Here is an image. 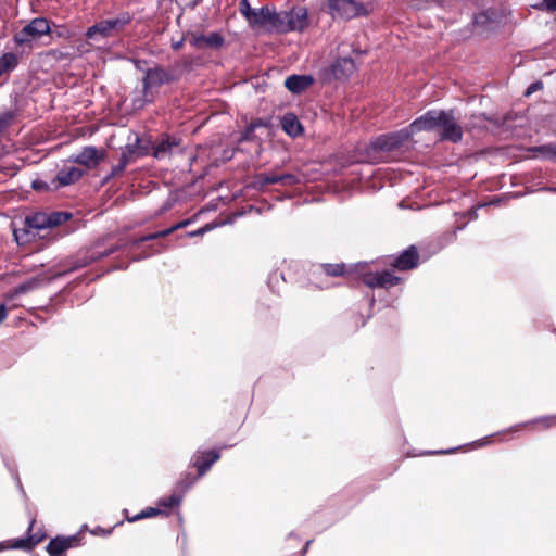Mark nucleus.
<instances>
[{
    "label": "nucleus",
    "instance_id": "1",
    "mask_svg": "<svg viewBox=\"0 0 556 556\" xmlns=\"http://www.w3.org/2000/svg\"><path fill=\"white\" fill-rule=\"evenodd\" d=\"M420 131L440 130V140L458 143L463 140V127L454 116V110H430L415 119Z\"/></svg>",
    "mask_w": 556,
    "mask_h": 556
},
{
    "label": "nucleus",
    "instance_id": "2",
    "mask_svg": "<svg viewBox=\"0 0 556 556\" xmlns=\"http://www.w3.org/2000/svg\"><path fill=\"white\" fill-rule=\"evenodd\" d=\"M72 214L67 212L43 213L36 212L27 215L22 229H14L13 235L17 243L23 244L31 241L36 236L41 237V231L58 227L68 219Z\"/></svg>",
    "mask_w": 556,
    "mask_h": 556
},
{
    "label": "nucleus",
    "instance_id": "3",
    "mask_svg": "<svg viewBox=\"0 0 556 556\" xmlns=\"http://www.w3.org/2000/svg\"><path fill=\"white\" fill-rule=\"evenodd\" d=\"M178 79V73L170 66L165 67L155 64L153 67L147 68L142 77V94L132 100V106L135 109H142L146 104L152 103L156 89L163 85L176 83Z\"/></svg>",
    "mask_w": 556,
    "mask_h": 556
},
{
    "label": "nucleus",
    "instance_id": "4",
    "mask_svg": "<svg viewBox=\"0 0 556 556\" xmlns=\"http://www.w3.org/2000/svg\"><path fill=\"white\" fill-rule=\"evenodd\" d=\"M416 132H419V129L415 128L414 121L405 128L377 136L366 148L368 161L378 163L380 157L377 154L400 150Z\"/></svg>",
    "mask_w": 556,
    "mask_h": 556
},
{
    "label": "nucleus",
    "instance_id": "5",
    "mask_svg": "<svg viewBox=\"0 0 556 556\" xmlns=\"http://www.w3.org/2000/svg\"><path fill=\"white\" fill-rule=\"evenodd\" d=\"M354 271L352 265H346L344 263H324L317 266H314L308 274V282L313 287L317 289H327L329 288L328 281L325 279L326 277L338 278V277H348Z\"/></svg>",
    "mask_w": 556,
    "mask_h": 556
},
{
    "label": "nucleus",
    "instance_id": "6",
    "mask_svg": "<svg viewBox=\"0 0 556 556\" xmlns=\"http://www.w3.org/2000/svg\"><path fill=\"white\" fill-rule=\"evenodd\" d=\"M129 22L130 16L128 14H123L122 16L115 18L100 21L87 29L86 37L90 40L111 37L116 30L122 29Z\"/></svg>",
    "mask_w": 556,
    "mask_h": 556
},
{
    "label": "nucleus",
    "instance_id": "7",
    "mask_svg": "<svg viewBox=\"0 0 556 556\" xmlns=\"http://www.w3.org/2000/svg\"><path fill=\"white\" fill-rule=\"evenodd\" d=\"M49 33V21L45 17H36L14 35V41L17 46H25Z\"/></svg>",
    "mask_w": 556,
    "mask_h": 556
},
{
    "label": "nucleus",
    "instance_id": "8",
    "mask_svg": "<svg viewBox=\"0 0 556 556\" xmlns=\"http://www.w3.org/2000/svg\"><path fill=\"white\" fill-rule=\"evenodd\" d=\"M36 523L35 519L30 520L29 527L27 529V536L24 539H15L8 540L0 543V551L2 549H22L25 552L33 551L38 544H40L46 538V533L41 532H33L34 526Z\"/></svg>",
    "mask_w": 556,
    "mask_h": 556
},
{
    "label": "nucleus",
    "instance_id": "9",
    "mask_svg": "<svg viewBox=\"0 0 556 556\" xmlns=\"http://www.w3.org/2000/svg\"><path fill=\"white\" fill-rule=\"evenodd\" d=\"M361 280L365 286L371 289H390L392 287L400 285L403 281L401 277L395 276L390 270H382L376 273L366 271L362 274Z\"/></svg>",
    "mask_w": 556,
    "mask_h": 556
},
{
    "label": "nucleus",
    "instance_id": "10",
    "mask_svg": "<svg viewBox=\"0 0 556 556\" xmlns=\"http://www.w3.org/2000/svg\"><path fill=\"white\" fill-rule=\"evenodd\" d=\"M328 9L333 17L345 20L366 14L363 5L355 0H328Z\"/></svg>",
    "mask_w": 556,
    "mask_h": 556
},
{
    "label": "nucleus",
    "instance_id": "11",
    "mask_svg": "<svg viewBox=\"0 0 556 556\" xmlns=\"http://www.w3.org/2000/svg\"><path fill=\"white\" fill-rule=\"evenodd\" d=\"M188 41L189 45L197 50H219L225 45L224 36L217 31L207 35L191 33L188 36Z\"/></svg>",
    "mask_w": 556,
    "mask_h": 556
},
{
    "label": "nucleus",
    "instance_id": "12",
    "mask_svg": "<svg viewBox=\"0 0 556 556\" xmlns=\"http://www.w3.org/2000/svg\"><path fill=\"white\" fill-rule=\"evenodd\" d=\"M420 261V254L415 245H409L399 256L394 257L389 265L400 271L416 268Z\"/></svg>",
    "mask_w": 556,
    "mask_h": 556
},
{
    "label": "nucleus",
    "instance_id": "13",
    "mask_svg": "<svg viewBox=\"0 0 556 556\" xmlns=\"http://www.w3.org/2000/svg\"><path fill=\"white\" fill-rule=\"evenodd\" d=\"M299 182L300 179L294 174L261 173L255 176L254 184L263 189L275 184H279L285 187H292Z\"/></svg>",
    "mask_w": 556,
    "mask_h": 556
},
{
    "label": "nucleus",
    "instance_id": "14",
    "mask_svg": "<svg viewBox=\"0 0 556 556\" xmlns=\"http://www.w3.org/2000/svg\"><path fill=\"white\" fill-rule=\"evenodd\" d=\"M473 26L479 34H490L495 31L501 24V20L496 11L486 10L475 14Z\"/></svg>",
    "mask_w": 556,
    "mask_h": 556
},
{
    "label": "nucleus",
    "instance_id": "15",
    "mask_svg": "<svg viewBox=\"0 0 556 556\" xmlns=\"http://www.w3.org/2000/svg\"><path fill=\"white\" fill-rule=\"evenodd\" d=\"M219 458V450L198 451L192 457L191 465L198 471V477H203Z\"/></svg>",
    "mask_w": 556,
    "mask_h": 556
},
{
    "label": "nucleus",
    "instance_id": "16",
    "mask_svg": "<svg viewBox=\"0 0 556 556\" xmlns=\"http://www.w3.org/2000/svg\"><path fill=\"white\" fill-rule=\"evenodd\" d=\"M105 157V151L96 147H85L81 152L76 155L73 161L84 165L89 169L96 168Z\"/></svg>",
    "mask_w": 556,
    "mask_h": 556
},
{
    "label": "nucleus",
    "instance_id": "17",
    "mask_svg": "<svg viewBox=\"0 0 556 556\" xmlns=\"http://www.w3.org/2000/svg\"><path fill=\"white\" fill-rule=\"evenodd\" d=\"M115 251H116L115 248H111V249H108V250H105L103 252L93 251L90 255L84 256L83 258L68 260L67 263H66L67 267L64 268L60 274L61 275H65V274L72 273L74 270L84 268V267L88 266L89 264H91V263H93V262H96L98 260H101V258H103L105 256L111 255Z\"/></svg>",
    "mask_w": 556,
    "mask_h": 556
},
{
    "label": "nucleus",
    "instance_id": "18",
    "mask_svg": "<svg viewBox=\"0 0 556 556\" xmlns=\"http://www.w3.org/2000/svg\"><path fill=\"white\" fill-rule=\"evenodd\" d=\"M181 143V139L169 136L167 134L152 144V155L155 159H164L173 153L175 148H178Z\"/></svg>",
    "mask_w": 556,
    "mask_h": 556
},
{
    "label": "nucleus",
    "instance_id": "19",
    "mask_svg": "<svg viewBox=\"0 0 556 556\" xmlns=\"http://www.w3.org/2000/svg\"><path fill=\"white\" fill-rule=\"evenodd\" d=\"M79 538L77 535L72 536H55L51 539L46 547V551L50 556H64L65 552L72 547L78 545Z\"/></svg>",
    "mask_w": 556,
    "mask_h": 556
},
{
    "label": "nucleus",
    "instance_id": "20",
    "mask_svg": "<svg viewBox=\"0 0 556 556\" xmlns=\"http://www.w3.org/2000/svg\"><path fill=\"white\" fill-rule=\"evenodd\" d=\"M83 175L84 170L79 167L64 166L59 170L56 177L52 180V184L55 189L70 186L78 181Z\"/></svg>",
    "mask_w": 556,
    "mask_h": 556
},
{
    "label": "nucleus",
    "instance_id": "21",
    "mask_svg": "<svg viewBox=\"0 0 556 556\" xmlns=\"http://www.w3.org/2000/svg\"><path fill=\"white\" fill-rule=\"evenodd\" d=\"M276 15L277 12L274 8L269 5L262 7L256 11V15L254 16L250 26L273 31Z\"/></svg>",
    "mask_w": 556,
    "mask_h": 556
},
{
    "label": "nucleus",
    "instance_id": "22",
    "mask_svg": "<svg viewBox=\"0 0 556 556\" xmlns=\"http://www.w3.org/2000/svg\"><path fill=\"white\" fill-rule=\"evenodd\" d=\"M356 70L355 62L350 56L339 58L331 65V73L338 80L348 79Z\"/></svg>",
    "mask_w": 556,
    "mask_h": 556
},
{
    "label": "nucleus",
    "instance_id": "23",
    "mask_svg": "<svg viewBox=\"0 0 556 556\" xmlns=\"http://www.w3.org/2000/svg\"><path fill=\"white\" fill-rule=\"evenodd\" d=\"M314 84L311 75H290L285 80V87L292 93L300 94Z\"/></svg>",
    "mask_w": 556,
    "mask_h": 556
},
{
    "label": "nucleus",
    "instance_id": "24",
    "mask_svg": "<svg viewBox=\"0 0 556 556\" xmlns=\"http://www.w3.org/2000/svg\"><path fill=\"white\" fill-rule=\"evenodd\" d=\"M290 17V30H302L307 24V12L303 8L287 11Z\"/></svg>",
    "mask_w": 556,
    "mask_h": 556
},
{
    "label": "nucleus",
    "instance_id": "25",
    "mask_svg": "<svg viewBox=\"0 0 556 556\" xmlns=\"http://www.w3.org/2000/svg\"><path fill=\"white\" fill-rule=\"evenodd\" d=\"M281 127L286 134L291 137H298L302 134L303 127L294 114H286L281 119Z\"/></svg>",
    "mask_w": 556,
    "mask_h": 556
},
{
    "label": "nucleus",
    "instance_id": "26",
    "mask_svg": "<svg viewBox=\"0 0 556 556\" xmlns=\"http://www.w3.org/2000/svg\"><path fill=\"white\" fill-rule=\"evenodd\" d=\"M16 116V112L12 110L0 113V156L3 155L5 151L2 139L8 129L13 125Z\"/></svg>",
    "mask_w": 556,
    "mask_h": 556
},
{
    "label": "nucleus",
    "instance_id": "27",
    "mask_svg": "<svg viewBox=\"0 0 556 556\" xmlns=\"http://www.w3.org/2000/svg\"><path fill=\"white\" fill-rule=\"evenodd\" d=\"M18 65V58L13 52L3 53L0 58V77L9 75Z\"/></svg>",
    "mask_w": 556,
    "mask_h": 556
},
{
    "label": "nucleus",
    "instance_id": "28",
    "mask_svg": "<svg viewBox=\"0 0 556 556\" xmlns=\"http://www.w3.org/2000/svg\"><path fill=\"white\" fill-rule=\"evenodd\" d=\"M139 142L140 139L137 137L135 143L127 144L125 150L122 151L121 157L125 156L127 159V165L135 162L137 157L149 154L148 148H144L143 151H139Z\"/></svg>",
    "mask_w": 556,
    "mask_h": 556
},
{
    "label": "nucleus",
    "instance_id": "29",
    "mask_svg": "<svg viewBox=\"0 0 556 556\" xmlns=\"http://www.w3.org/2000/svg\"><path fill=\"white\" fill-rule=\"evenodd\" d=\"M189 224H190L189 219L181 220L167 229L156 231V232H153V233L142 237L139 240V242H144V241H150V240L167 237V236L172 235L173 232H175L176 230H178L180 228H185Z\"/></svg>",
    "mask_w": 556,
    "mask_h": 556
},
{
    "label": "nucleus",
    "instance_id": "30",
    "mask_svg": "<svg viewBox=\"0 0 556 556\" xmlns=\"http://www.w3.org/2000/svg\"><path fill=\"white\" fill-rule=\"evenodd\" d=\"M200 478L198 477V471L195 473L192 471L182 473L176 484L177 491L180 495H184Z\"/></svg>",
    "mask_w": 556,
    "mask_h": 556
},
{
    "label": "nucleus",
    "instance_id": "31",
    "mask_svg": "<svg viewBox=\"0 0 556 556\" xmlns=\"http://www.w3.org/2000/svg\"><path fill=\"white\" fill-rule=\"evenodd\" d=\"M261 127H266V123L263 119L256 118L252 121L241 132L239 141H254L256 138L255 130Z\"/></svg>",
    "mask_w": 556,
    "mask_h": 556
},
{
    "label": "nucleus",
    "instance_id": "32",
    "mask_svg": "<svg viewBox=\"0 0 556 556\" xmlns=\"http://www.w3.org/2000/svg\"><path fill=\"white\" fill-rule=\"evenodd\" d=\"M273 31H277V33H281V34L291 31L290 30V17H289L287 11L277 12Z\"/></svg>",
    "mask_w": 556,
    "mask_h": 556
},
{
    "label": "nucleus",
    "instance_id": "33",
    "mask_svg": "<svg viewBox=\"0 0 556 556\" xmlns=\"http://www.w3.org/2000/svg\"><path fill=\"white\" fill-rule=\"evenodd\" d=\"M181 500H182V495L172 494L167 497L161 498L157 502V506L160 509H162V511H166L168 515L173 508L178 507L180 505Z\"/></svg>",
    "mask_w": 556,
    "mask_h": 556
},
{
    "label": "nucleus",
    "instance_id": "34",
    "mask_svg": "<svg viewBox=\"0 0 556 556\" xmlns=\"http://www.w3.org/2000/svg\"><path fill=\"white\" fill-rule=\"evenodd\" d=\"M531 152L539 153L543 157L556 161V144L548 143L530 148Z\"/></svg>",
    "mask_w": 556,
    "mask_h": 556
},
{
    "label": "nucleus",
    "instance_id": "35",
    "mask_svg": "<svg viewBox=\"0 0 556 556\" xmlns=\"http://www.w3.org/2000/svg\"><path fill=\"white\" fill-rule=\"evenodd\" d=\"M157 515H165L167 516L166 511H162V509L157 507H147L146 509L141 510L139 514L135 515L134 517H127V520L129 522H135L144 518H151L155 517Z\"/></svg>",
    "mask_w": 556,
    "mask_h": 556
},
{
    "label": "nucleus",
    "instance_id": "36",
    "mask_svg": "<svg viewBox=\"0 0 556 556\" xmlns=\"http://www.w3.org/2000/svg\"><path fill=\"white\" fill-rule=\"evenodd\" d=\"M240 13L245 17L249 24L252 23L256 15V9H252L248 0H241L239 4Z\"/></svg>",
    "mask_w": 556,
    "mask_h": 556
},
{
    "label": "nucleus",
    "instance_id": "37",
    "mask_svg": "<svg viewBox=\"0 0 556 556\" xmlns=\"http://www.w3.org/2000/svg\"><path fill=\"white\" fill-rule=\"evenodd\" d=\"M126 167H127V159L125 156L119 157L118 164L112 167L110 177H115V176L122 175L124 173V170L126 169Z\"/></svg>",
    "mask_w": 556,
    "mask_h": 556
},
{
    "label": "nucleus",
    "instance_id": "38",
    "mask_svg": "<svg viewBox=\"0 0 556 556\" xmlns=\"http://www.w3.org/2000/svg\"><path fill=\"white\" fill-rule=\"evenodd\" d=\"M541 89H543V83L541 80L534 81L527 88L526 96H530Z\"/></svg>",
    "mask_w": 556,
    "mask_h": 556
},
{
    "label": "nucleus",
    "instance_id": "39",
    "mask_svg": "<svg viewBox=\"0 0 556 556\" xmlns=\"http://www.w3.org/2000/svg\"><path fill=\"white\" fill-rule=\"evenodd\" d=\"M31 187H33L34 190H37V191H42V190H48L49 189L48 184L42 181V180H35V181H33Z\"/></svg>",
    "mask_w": 556,
    "mask_h": 556
},
{
    "label": "nucleus",
    "instance_id": "40",
    "mask_svg": "<svg viewBox=\"0 0 556 556\" xmlns=\"http://www.w3.org/2000/svg\"><path fill=\"white\" fill-rule=\"evenodd\" d=\"M542 7H544L547 11L555 12L556 11V0H543Z\"/></svg>",
    "mask_w": 556,
    "mask_h": 556
},
{
    "label": "nucleus",
    "instance_id": "41",
    "mask_svg": "<svg viewBox=\"0 0 556 556\" xmlns=\"http://www.w3.org/2000/svg\"><path fill=\"white\" fill-rule=\"evenodd\" d=\"M543 427L551 428L556 425V416L546 417L541 420Z\"/></svg>",
    "mask_w": 556,
    "mask_h": 556
},
{
    "label": "nucleus",
    "instance_id": "42",
    "mask_svg": "<svg viewBox=\"0 0 556 556\" xmlns=\"http://www.w3.org/2000/svg\"><path fill=\"white\" fill-rule=\"evenodd\" d=\"M184 43H185V37H181L177 41H172V48L175 51H179L184 47Z\"/></svg>",
    "mask_w": 556,
    "mask_h": 556
},
{
    "label": "nucleus",
    "instance_id": "43",
    "mask_svg": "<svg viewBox=\"0 0 556 556\" xmlns=\"http://www.w3.org/2000/svg\"><path fill=\"white\" fill-rule=\"evenodd\" d=\"M8 317V308L5 304H0V325L7 319Z\"/></svg>",
    "mask_w": 556,
    "mask_h": 556
},
{
    "label": "nucleus",
    "instance_id": "44",
    "mask_svg": "<svg viewBox=\"0 0 556 556\" xmlns=\"http://www.w3.org/2000/svg\"><path fill=\"white\" fill-rule=\"evenodd\" d=\"M205 232V228H200L195 231H192V232H188L187 236L188 237H194V236H199V235H203Z\"/></svg>",
    "mask_w": 556,
    "mask_h": 556
},
{
    "label": "nucleus",
    "instance_id": "45",
    "mask_svg": "<svg viewBox=\"0 0 556 556\" xmlns=\"http://www.w3.org/2000/svg\"><path fill=\"white\" fill-rule=\"evenodd\" d=\"M144 148H148V150L150 151V146L149 144H141V141L139 142V151H143Z\"/></svg>",
    "mask_w": 556,
    "mask_h": 556
},
{
    "label": "nucleus",
    "instance_id": "46",
    "mask_svg": "<svg viewBox=\"0 0 556 556\" xmlns=\"http://www.w3.org/2000/svg\"><path fill=\"white\" fill-rule=\"evenodd\" d=\"M312 543V540L307 541L306 544H305V547H304V551H306L307 548H309V544Z\"/></svg>",
    "mask_w": 556,
    "mask_h": 556
},
{
    "label": "nucleus",
    "instance_id": "47",
    "mask_svg": "<svg viewBox=\"0 0 556 556\" xmlns=\"http://www.w3.org/2000/svg\"><path fill=\"white\" fill-rule=\"evenodd\" d=\"M140 63H141V61H137V62H136V68L141 70V67H140Z\"/></svg>",
    "mask_w": 556,
    "mask_h": 556
},
{
    "label": "nucleus",
    "instance_id": "48",
    "mask_svg": "<svg viewBox=\"0 0 556 556\" xmlns=\"http://www.w3.org/2000/svg\"><path fill=\"white\" fill-rule=\"evenodd\" d=\"M58 36L62 37L63 36V31L58 33Z\"/></svg>",
    "mask_w": 556,
    "mask_h": 556
}]
</instances>
